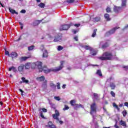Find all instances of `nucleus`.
<instances>
[{
	"instance_id": "obj_63",
	"label": "nucleus",
	"mask_w": 128,
	"mask_h": 128,
	"mask_svg": "<svg viewBox=\"0 0 128 128\" xmlns=\"http://www.w3.org/2000/svg\"><path fill=\"white\" fill-rule=\"evenodd\" d=\"M51 128H56V125H54Z\"/></svg>"
},
{
	"instance_id": "obj_51",
	"label": "nucleus",
	"mask_w": 128,
	"mask_h": 128,
	"mask_svg": "<svg viewBox=\"0 0 128 128\" xmlns=\"http://www.w3.org/2000/svg\"><path fill=\"white\" fill-rule=\"evenodd\" d=\"M94 96L95 98H98V94H97L94 93Z\"/></svg>"
},
{
	"instance_id": "obj_3",
	"label": "nucleus",
	"mask_w": 128,
	"mask_h": 128,
	"mask_svg": "<svg viewBox=\"0 0 128 128\" xmlns=\"http://www.w3.org/2000/svg\"><path fill=\"white\" fill-rule=\"evenodd\" d=\"M98 58L101 60H110L112 58V54L110 52H106L102 56L98 57Z\"/></svg>"
},
{
	"instance_id": "obj_30",
	"label": "nucleus",
	"mask_w": 128,
	"mask_h": 128,
	"mask_svg": "<svg viewBox=\"0 0 128 128\" xmlns=\"http://www.w3.org/2000/svg\"><path fill=\"white\" fill-rule=\"evenodd\" d=\"M120 124L121 126H126V122L122 120H121L120 122Z\"/></svg>"
},
{
	"instance_id": "obj_6",
	"label": "nucleus",
	"mask_w": 128,
	"mask_h": 128,
	"mask_svg": "<svg viewBox=\"0 0 128 128\" xmlns=\"http://www.w3.org/2000/svg\"><path fill=\"white\" fill-rule=\"evenodd\" d=\"M74 26V24L70 23V24H64L60 26V30H68L70 26Z\"/></svg>"
},
{
	"instance_id": "obj_37",
	"label": "nucleus",
	"mask_w": 128,
	"mask_h": 128,
	"mask_svg": "<svg viewBox=\"0 0 128 128\" xmlns=\"http://www.w3.org/2000/svg\"><path fill=\"white\" fill-rule=\"evenodd\" d=\"M70 108V107L67 105H64V108H63V110H68Z\"/></svg>"
},
{
	"instance_id": "obj_53",
	"label": "nucleus",
	"mask_w": 128,
	"mask_h": 128,
	"mask_svg": "<svg viewBox=\"0 0 128 128\" xmlns=\"http://www.w3.org/2000/svg\"><path fill=\"white\" fill-rule=\"evenodd\" d=\"M13 68H14V66H12L10 68H8V70H9L10 72V70H12Z\"/></svg>"
},
{
	"instance_id": "obj_34",
	"label": "nucleus",
	"mask_w": 128,
	"mask_h": 128,
	"mask_svg": "<svg viewBox=\"0 0 128 128\" xmlns=\"http://www.w3.org/2000/svg\"><path fill=\"white\" fill-rule=\"evenodd\" d=\"M54 126V124H52V122H48V126L49 128H51Z\"/></svg>"
},
{
	"instance_id": "obj_26",
	"label": "nucleus",
	"mask_w": 128,
	"mask_h": 128,
	"mask_svg": "<svg viewBox=\"0 0 128 128\" xmlns=\"http://www.w3.org/2000/svg\"><path fill=\"white\" fill-rule=\"evenodd\" d=\"M32 68H36V62L32 63L31 64Z\"/></svg>"
},
{
	"instance_id": "obj_29",
	"label": "nucleus",
	"mask_w": 128,
	"mask_h": 128,
	"mask_svg": "<svg viewBox=\"0 0 128 128\" xmlns=\"http://www.w3.org/2000/svg\"><path fill=\"white\" fill-rule=\"evenodd\" d=\"M25 68L26 70H29L30 68V63H27L25 66Z\"/></svg>"
},
{
	"instance_id": "obj_55",
	"label": "nucleus",
	"mask_w": 128,
	"mask_h": 128,
	"mask_svg": "<svg viewBox=\"0 0 128 128\" xmlns=\"http://www.w3.org/2000/svg\"><path fill=\"white\" fill-rule=\"evenodd\" d=\"M12 70H13V72H16V68L14 66Z\"/></svg>"
},
{
	"instance_id": "obj_12",
	"label": "nucleus",
	"mask_w": 128,
	"mask_h": 128,
	"mask_svg": "<svg viewBox=\"0 0 128 128\" xmlns=\"http://www.w3.org/2000/svg\"><path fill=\"white\" fill-rule=\"evenodd\" d=\"M42 50L43 51L42 58H46L48 56V50H46L42 49Z\"/></svg>"
},
{
	"instance_id": "obj_62",
	"label": "nucleus",
	"mask_w": 128,
	"mask_h": 128,
	"mask_svg": "<svg viewBox=\"0 0 128 128\" xmlns=\"http://www.w3.org/2000/svg\"><path fill=\"white\" fill-rule=\"evenodd\" d=\"M123 106H124V104H120L119 105V106H120V108H122Z\"/></svg>"
},
{
	"instance_id": "obj_45",
	"label": "nucleus",
	"mask_w": 128,
	"mask_h": 128,
	"mask_svg": "<svg viewBox=\"0 0 128 128\" xmlns=\"http://www.w3.org/2000/svg\"><path fill=\"white\" fill-rule=\"evenodd\" d=\"M43 112H48V110L44 108H42Z\"/></svg>"
},
{
	"instance_id": "obj_16",
	"label": "nucleus",
	"mask_w": 128,
	"mask_h": 128,
	"mask_svg": "<svg viewBox=\"0 0 128 128\" xmlns=\"http://www.w3.org/2000/svg\"><path fill=\"white\" fill-rule=\"evenodd\" d=\"M96 54L97 52L96 50H94V49H93L92 48V50H90V54H91V56H96Z\"/></svg>"
},
{
	"instance_id": "obj_54",
	"label": "nucleus",
	"mask_w": 128,
	"mask_h": 128,
	"mask_svg": "<svg viewBox=\"0 0 128 128\" xmlns=\"http://www.w3.org/2000/svg\"><path fill=\"white\" fill-rule=\"evenodd\" d=\"M5 54L8 55V54H10V52L8 51H6L5 52Z\"/></svg>"
},
{
	"instance_id": "obj_13",
	"label": "nucleus",
	"mask_w": 128,
	"mask_h": 128,
	"mask_svg": "<svg viewBox=\"0 0 128 128\" xmlns=\"http://www.w3.org/2000/svg\"><path fill=\"white\" fill-rule=\"evenodd\" d=\"M18 56V53L16 52H12L10 54H8V56L12 58H17Z\"/></svg>"
},
{
	"instance_id": "obj_25",
	"label": "nucleus",
	"mask_w": 128,
	"mask_h": 128,
	"mask_svg": "<svg viewBox=\"0 0 128 128\" xmlns=\"http://www.w3.org/2000/svg\"><path fill=\"white\" fill-rule=\"evenodd\" d=\"M96 74H97L99 76H102V70H97L96 72Z\"/></svg>"
},
{
	"instance_id": "obj_19",
	"label": "nucleus",
	"mask_w": 128,
	"mask_h": 128,
	"mask_svg": "<svg viewBox=\"0 0 128 128\" xmlns=\"http://www.w3.org/2000/svg\"><path fill=\"white\" fill-rule=\"evenodd\" d=\"M8 10H9V12H11V14H18V12H16L14 10H13L10 8H9Z\"/></svg>"
},
{
	"instance_id": "obj_58",
	"label": "nucleus",
	"mask_w": 128,
	"mask_h": 128,
	"mask_svg": "<svg viewBox=\"0 0 128 128\" xmlns=\"http://www.w3.org/2000/svg\"><path fill=\"white\" fill-rule=\"evenodd\" d=\"M66 84H63V86H62V88L64 89L66 88Z\"/></svg>"
},
{
	"instance_id": "obj_4",
	"label": "nucleus",
	"mask_w": 128,
	"mask_h": 128,
	"mask_svg": "<svg viewBox=\"0 0 128 128\" xmlns=\"http://www.w3.org/2000/svg\"><path fill=\"white\" fill-rule=\"evenodd\" d=\"M59 116L60 112H58V110H55V114L52 115L53 118H54V120H56V122L57 124H58L59 122L60 124H64V122L60 120V118H58Z\"/></svg>"
},
{
	"instance_id": "obj_57",
	"label": "nucleus",
	"mask_w": 128,
	"mask_h": 128,
	"mask_svg": "<svg viewBox=\"0 0 128 128\" xmlns=\"http://www.w3.org/2000/svg\"><path fill=\"white\" fill-rule=\"evenodd\" d=\"M124 104L125 106H128V102H125L124 103Z\"/></svg>"
},
{
	"instance_id": "obj_40",
	"label": "nucleus",
	"mask_w": 128,
	"mask_h": 128,
	"mask_svg": "<svg viewBox=\"0 0 128 128\" xmlns=\"http://www.w3.org/2000/svg\"><path fill=\"white\" fill-rule=\"evenodd\" d=\"M56 84L58 90H60V82H58Z\"/></svg>"
},
{
	"instance_id": "obj_38",
	"label": "nucleus",
	"mask_w": 128,
	"mask_h": 128,
	"mask_svg": "<svg viewBox=\"0 0 128 128\" xmlns=\"http://www.w3.org/2000/svg\"><path fill=\"white\" fill-rule=\"evenodd\" d=\"M110 94L113 98H116V93L112 91Z\"/></svg>"
},
{
	"instance_id": "obj_60",
	"label": "nucleus",
	"mask_w": 128,
	"mask_h": 128,
	"mask_svg": "<svg viewBox=\"0 0 128 128\" xmlns=\"http://www.w3.org/2000/svg\"><path fill=\"white\" fill-rule=\"evenodd\" d=\"M125 84H128V79L126 78V80H125Z\"/></svg>"
},
{
	"instance_id": "obj_64",
	"label": "nucleus",
	"mask_w": 128,
	"mask_h": 128,
	"mask_svg": "<svg viewBox=\"0 0 128 128\" xmlns=\"http://www.w3.org/2000/svg\"><path fill=\"white\" fill-rule=\"evenodd\" d=\"M37 2H40V0H36Z\"/></svg>"
},
{
	"instance_id": "obj_28",
	"label": "nucleus",
	"mask_w": 128,
	"mask_h": 128,
	"mask_svg": "<svg viewBox=\"0 0 128 128\" xmlns=\"http://www.w3.org/2000/svg\"><path fill=\"white\" fill-rule=\"evenodd\" d=\"M22 82H25L26 84H28V80H26V78H24V77H22Z\"/></svg>"
},
{
	"instance_id": "obj_41",
	"label": "nucleus",
	"mask_w": 128,
	"mask_h": 128,
	"mask_svg": "<svg viewBox=\"0 0 128 128\" xmlns=\"http://www.w3.org/2000/svg\"><path fill=\"white\" fill-rule=\"evenodd\" d=\"M74 2V0H66V2H68V4H72Z\"/></svg>"
},
{
	"instance_id": "obj_15",
	"label": "nucleus",
	"mask_w": 128,
	"mask_h": 128,
	"mask_svg": "<svg viewBox=\"0 0 128 128\" xmlns=\"http://www.w3.org/2000/svg\"><path fill=\"white\" fill-rule=\"evenodd\" d=\"M45 78H44V76H38L36 78V80H38V82H44V80H45Z\"/></svg>"
},
{
	"instance_id": "obj_35",
	"label": "nucleus",
	"mask_w": 128,
	"mask_h": 128,
	"mask_svg": "<svg viewBox=\"0 0 128 128\" xmlns=\"http://www.w3.org/2000/svg\"><path fill=\"white\" fill-rule=\"evenodd\" d=\"M122 114L123 115V116H124V117H126V114H128V112H126V110H124V111H122Z\"/></svg>"
},
{
	"instance_id": "obj_31",
	"label": "nucleus",
	"mask_w": 128,
	"mask_h": 128,
	"mask_svg": "<svg viewBox=\"0 0 128 128\" xmlns=\"http://www.w3.org/2000/svg\"><path fill=\"white\" fill-rule=\"evenodd\" d=\"M57 50L58 52H60V50H64V47L60 46H58Z\"/></svg>"
},
{
	"instance_id": "obj_23",
	"label": "nucleus",
	"mask_w": 128,
	"mask_h": 128,
	"mask_svg": "<svg viewBox=\"0 0 128 128\" xmlns=\"http://www.w3.org/2000/svg\"><path fill=\"white\" fill-rule=\"evenodd\" d=\"M104 18L106 20H108V21H110L111 20L110 18V15L108 14H104Z\"/></svg>"
},
{
	"instance_id": "obj_43",
	"label": "nucleus",
	"mask_w": 128,
	"mask_h": 128,
	"mask_svg": "<svg viewBox=\"0 0 128 128\" xmlns=\"http://www.w3.org/2000/svg\"><path fill=\"white\" fill-rule=\"evenodd\" d=\"M28 50H34V46H30L28 47Z\"/></svg>"
},
{
	"instance_id": "obj_39",
	"label": "nucleus",
	"mask_w": 128,
	"mask_h": 128,
	"mask_svg": "<svg viewBox=\"0 0 128 128\" xmlns=\"http://www.w3.org/2000/svg\"><path fill=\"white\" fill-rule=\"evenodd\" d=\"M95 22H100V17H96L94 18Z\"/></svg>"
},
{
	"instance_id": "obj_49",
	"label": "nucleus",
	"mask_w": 128,
	"mask_h": 128,
	"mask_svg": "<svg viewBox=\"0 0 128 128\" xmlns=\"http://www.w3.org/2000/svg\"><path fill=\"white\" fill-rule=\"evenodd\" d=\"M19 90L20 92H22L21 94L22 96H24V92L22 89H20Z\"/></svg>"
},
{
	"instance_id": "obj_44",
	"label": "nucleus",
	"mask_w": 128,
	"mask_h": 128,
	"mask_svg": "<svg viewBox=\"0 0 128 128\" xmlns=\"http://www.w3.org/2000/svg\"><path fill=\"white\" fill-rule=\"evenodd\" d=\"M106 12H110V8H107L106 9Z\"/></svg>"
},
{
	"instance_id": "obj_21",
	"label": "nucleus",
	"mask_w": 128,
	"mask_h": 128,
	"mask_svg": "<svg viewBox=\"0 0 128 128\" xmlns=\"http://www.w3.org/2000/svg\"><path fill=\"white\" fill-rule=\"evenodd\" d=\"M46 82H48V81L46 80H45L42 84V88H44V90H46V88L48 87V86L46 85Z\"/></svg>"
},
{
	"instance_id": "obj_27",
	"label": "nucleus",
	"mask_w": 128,
	"mask_h": 128,
	"mask_svg": "<svg viewBox=\"0 0 128 128\" xmlns=\"http://www.w3.org/2000/svg\"><path fill=\"white\" fill-rule=\"evenodd\" d=\"M98 31V30L97 29H94V32H93V34H92V38H94V36H96V32Z\"/></svg>"
},
{
	"instance_id": "obj_56",
	"label": "nucleus",
	"mask_w": 128,
	"mask_h": 128,
	"mask_svg": "<svg viewBox=\"0 0 128 128\" xmlns=\"http://www.w3.org/2000/svg\"><path fill=\"white\" fill-rule=\"evenodd\" d=\"M124 68H126V70H128V66H123Z\"/></svg>"
},
{
	"instance_id": "obj_47",
	"label": "nucleus",
	"mask_w": 128,
	"mask_h": 128,
	"mask_svg": "<svg viewBox=\"0 0 128 128\" xmlns=\"http://www.w3.org/2000/svg\"><path fill=\"white\" fill-rule=\"evenodd\" d=\"M74 40H76V42H78V36H76L75 37H74Z\"/></svg>"
},
{
	"instance_id": "obj_8",
	"label": "nucleus",
	"mask_w": 128,
	"mask_h": 128,
	"mask_svg": "<svg viewBox=\"0 0 128 128\" xmlns=\"http://www.w3.org/2000/svg\"><path fill=\"white\" fill-rule=\"evenodd\" d=\"M108 43L106 42L104 44V42H100V48H108Z\"/></svg>"
},
{
	"instance_id": "obj_10",
	"label": "nucleus",
	"mask_w": 128,
	"mask_h": 128,
	"mask_svg": "<svg viewBox=\"0 0 128 128\" xmlns=\"http://www.w3.org/2000/svg\"><path fill=\"white\" fill-rule=\"evenodd\" d=\"M118 28H118V27H115V28H113L110 31L108 32L106 34L108 36V34H114V32H116V30H118Z\"/></svg>"
},
{
	"instance_id": "obj_59",
	"label": "nucleus",
	"mask_w": 128,
	"mask_h": 128,
	"mask_svg": "<svg viewBox=\"0 0 128 128\" xmlns=\"http://www.w3.org/2000/svg\"><path fill=\"white\" fill-rule=\"evenodd\" d=\"M114 128H118V125H116V124L114 125Z\"/></svg>"
},
{
	"instance_id": "obj_7",
	"label": "nucleus",
	"mask_w": 128,
	"mask_h": 128,
	"mask_svg": "<svg viewBox=\"0 0 128 128\" xmlns=\"http://www.w3.org/2000/svg\"><path fill=\"white\" fill-rule=\"evenodd\" d=\"M62 34H56L54 38V42H62Z\"/></svg>"
},
{
	"instance_id": "obj_46",
	"label": "nucleus",
	"mask_w": 128,
	"mask_h": 128,
	"mask_svg": "<svg viewBox=\"0 0 128 128\" xmlns=\"http://www.w3.org/2000/svg\"><path fill=\"white\" fill-rule=\"evenodd\" d=\"M40 114L41 118H44V114H42V112H40Z\"/></svg>"
},
{
	"instance_id": "obj_50",
	"label": "nucleus",
	"mask_w": 128,
	"mask_h": 128,
	"mask_svg": "<svg viewBox=\"0 0 128 128\" xmlns=\"http://www.w3.org/2000/svg\"><path fill=\"white\" fill-rule=\"evenodd\" d=\"M26 10H22L21 11H20V13L21 14H26Z\"/></svg>"
},
{
	"instance_id": "obj_61",
	"label": "nucleus",
	"mask_w": 128,
	"mask_h": 128,
	"mask_svg": "<svg viewBox=\"0 0 128 128\" xmlns=\"http://www.w3.org/2000/svg\"><path fill=\"white\" fill-rule=\"evenodd\" d=\"M108 82H110V80H112V78H110L108 79Z\"/></svg>"
},
{
	"instance_id": "obj_36",
	"label": "nucleus",
	"mask_w": 128,
	"mask_h": 128,
	"mask_svg": "<svg viewBox=\"0 0 128 128\" xmlns=\"http://www.w3.org/2000/svg\"><path fill=\"white\" fill-rule=\"evenodd\" d=\"M75 103H76V100H72L70 101V104L71 106H74Z\"/></svg>"
},
{
	"instance_id": "obj_2",
	"label": "nucleus",
	"mask_w": 128,
	"mask_h": 128,
	"mask_svg": "<svg viewBox=\"0 0 128 128\" xmlns=\"http://www.w3.org/2000/svg\"><path fill=\"white\" fill-rule=\"evenodd\" d=\"M126 8V0H122L121 6H114V11L116 14H118L123 12L124 8Z\"/></svg>"
},
{
	"instance_id": "obj_33",
	"label": "nucleus",
	"mask_w": 128,
	"mask_h": 128,
	"mask_svg": "<svg viewBox=\"0 0 128 128\" xmlns=\"http://www.w3.org/2000/svg\"><path fill=\"white\" fill-rule=\"evenodd\" d=\"M113 106L114 108H116V110H120V108H118V105H116V103H113Z\"/></svg>"
},
{
	"instance_id": "obj_9",
	"label": "nucleus",
	"mask_w": 128,
	"mask_h": 128,
	"mask_svg": "<svg viewBox=\"0 0 128 128\" xmlns=\"http://www.w3.org/2000/svg\"><path fill=\"white\" fill-rule=\"evenodd\" d=\"M36 68H38L40 70H42V63L40 61L36 62Z\"/></svg>"
},
{
	"instance_id": "obj_20",
	"label": "nucleus",
	"mask_w": 128,
	"mask_h": 128,
	"mask_svg": "<svg viewBox=\"0 0 128 128\" xmlns=\"http://www.w3.org/2000/svg\"><path fill=\"white\" fill-rule=\"evenodd\" d=\"M110 86L112 90H114L116 87V84L113 82H110Z\"/></svg>"
},
{
	"instance_id": "obj_52",
	"label": "nucleus",
	"mask_w": 128,
	"mask_h": 128,
	"mask_svg": "<svg viewBox=\"0 0 128 128\" xmlns=\"http://www.w3.org/2000/svg\"><path fill=\"white\" fill-rule=\"evenodd\" d=\"M74 26H76V28H78V26H80V24H74Z\"/></svg>"
},
{
	"instance_id": "obj_18",
	"label": "nucleus",
	"mask_w": 128,
	"mask_h": 128,
	"mask_svg": "<svg viewBox=\"0 0 128 128\" xmlns=\"http://www.w3.org/2000/svg\"><path fill=\"white\" fill-rule=\"evenodd\" d=\"M74 106L75 110H78V108H84V106L81 104H74Z\"/></svg>"
},
{
	"instance_id": "obj_14",
	"label": "nucleus",
	"mask_w": 128,
	"mask_h": 128,
	"mask_svg": "<svg viewBox=\"0 0 128 128\" xmlns=\"http://www.w3.org/2000/svg\"><path fill=\"white\" fill-rule=\"evenodd\" d=\"M80 46H82L85 50H88L90 51L92 50V48L90 46L80 45Z\"/></svg>"
},
{
	"instance_id": "obj_32",
	"label": "nucleus",
	"mask_w": 128,
	"mask_h": 128,
	"mask_svg": "<svg viewBox=\"0 0 128 128\" xmlns=\"http://www.w3.org/2000/svg\"><path fill=\"white\" fill-rule=\"evenodd\" d=\"M44 4L41 2L38 4V6H40V8H44Z\"/></svg>"
},
{
	"instance_id": "obj_1",
	"label": "nucleus",
	"mask_w": 128,
	"mask_h": 128,
	"mask_svg": "<svg viewBox=\"0 0 128 128\" xmlns=\"http://www.w3.org/2000/svg\"><path fill=\"white\" fill-rule=\"evenodd\" d=\"M64 62L61 61L60 66L58 67H56L54 69H48V68H46V66H44V67H42V69L40 70V72L43 71L45 74H48V72H58L62 68H64Z\"/></svg>"
},
{
	"instance_id": "obj_22",
	"label": "nucleus",
	"mask_w": 128,
	"mask_h": 128,
	"mask_svg": "<svg viewBox=\"0 0 128 128\" xmlns=\"http://www.w3.org/2000/svg\"><path fill=\"white\" fill-rule=\"evenodd\" d=\"M28 58H29L26 56H22L20 58V62H24L26 60H28Z\"/></svg>"
},
{
	"instance_id": "obj_24",
	"label": "nucleus",
	"mask_w": 128,
	"mask_h": 128,
	"mask_svg": "<svg viewBox=\"0 0 128 128\" xmlns=\"http://www.w3.org/2000/svg\"><path fill=\"white\" fill-rule=\"evenodd\" d=\"M50 86L52 88V90H56V86L54 84L53 82L50 83Z\"/></svg>"
},
{
	"instance_id": "obj_17",
	"label": "nucleus",
	"mask_w": 128,
	"mask_h": 128,
	"mask_svg": "<svg viewBox=\"0 0 128 128\" xmlns=\"http://www.w3.org/2000/svg\"><path fill=\"white\" fill-rule=\"evenodd\" d=\"M40 22H42V20H36L33 22V26H38V24H40Z\"/></svg>"
},
{
	"instance_id": "obj_11",
	"label": "nucleus",
	"mask_w": 128,
	"mask_h": 128,
	"mask_svg": "<svg viewBox=\"0 0 128 128\" xmlns=\"http://www.w3.org/2000/svg\"><path fill=\"white\" fill-rule=\"evenodd\" d=\"M24 64H20L18 67V70L20 72H24Z\"/></svg>"
},
{
	"instance_id": "obj_48",
	"label": "nucleus",
	"mask_w": 128,
	"mask_h": 128,
	"mask_svg": "<svg viewBox=\"0 0 128 128\" xmlns=\"http://www.w3.org/2000/svg\"><path fill=\"white\" fill-rule=\"evenodd\" d=\"M72 32L73 34H76V32H77V31H76V30H72Z\"/></svg>"
},
{
	"instance_id": "obj_42",
	"label": "nucleus",
	"mask_w": 128,
	"mask_h": 128,
	"mask_svg": "<svg viewBox=\"0 0 128 128\" xmlns=\"http://www.w3.org/2000/svg\"><path fill=\"white\" fill-rule=\"evenodd\" d=\"M54 98L56 100H58V102H59V100H60V96H54Z\"/></svg>"
},
{
	"instance_id": "obj_5",
	"label": "nucleus",
	"mask_w": 128,
	"mask_h": 128,
	"mask_svg": "<svg viewBox=\"0 0 128 128\" xmlns=\"http://www.w3.org/2000/svg\"><path fill=\"white\" fill-rule=\"evenodd\" d=\"M90 114L92 116L93 118H94V114H96V103H93L90 105Z\"/></svg>"
}]
</instances>
